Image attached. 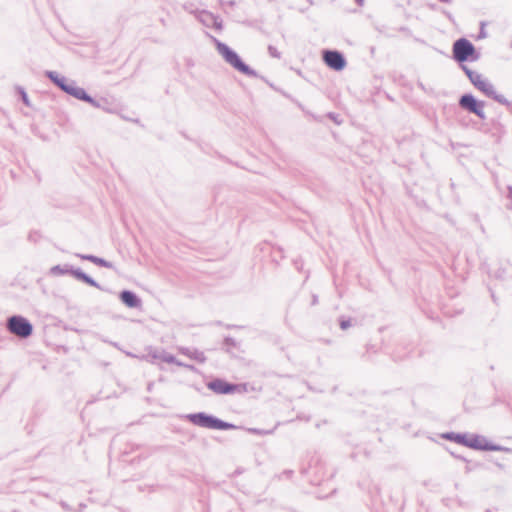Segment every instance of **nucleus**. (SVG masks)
I'll return each mask as SVG.
<instances>
[{
	"instance_id": "41",
	"label": "nucleus",
	"mask_w": 512,
	"mask_h": 512,
	"mask_svg": "<svg viewBox=\"0 0 512 512\" xmlns=\"http://www.w3.org/2000/svg\"><path fill=\"white\" fill-rule=\"evenodd\" d=\"M439 1L442 2V3H449V2H451V0H439Z\"/></svg>"
},
{
	"instance_id": "26",
	"label": "nucleus",
	"mask_w": 512,
	"mask_h": 512,
	"mask_svg": "<svg viewBox=\"0 0 512 512\" xmlns=\"http://www.w3.org/2000/svg\"><path fill=\"white\" fill-rule=\"evenodd\" d=\"M267 49H268V53L271 57L276 58V59L281 58V53L278 51V49L275 46L269 45Z\"/></svg>"
},
{
	"instance_id": "45",
	"label": "nucleus",
	"mask_w": 512,
	"mask_h": 512,
	"mask_svg": "<svg viewBox=\"0 0 512 512\" xmlns=\"http://www.w3.org/2000/svg\"><path fill=\"white\" fill-rule=\"evenodd\" d=\"M508 209H512V204H510V205L508 206Z\"/></svg>"
},
{
	"instance_id": "42",
	"label": "nucleus",
	"mask_w": 512,
	"mask_h": 512,
	"mask_svg": "<svg viewBox=\"0 0 512 512\" xmlns=\"http://www.w3.org/2000/svg\"><path fill=\"white\" fill-rule=\"evenodd\" d=\"M151 389H152V383H150V384L148 385V391H150Z\"/></svg>"
},
{
	"instance_id": "24",
	"label": "nucleus",
	"mask_w": 512,
	"mask_h": 512,
	"mask_svg": "<svg viewBox=\"0 0 512 512\" xmlns=\"http://www.w3.org/2000/svg\"><path fill=\"white\" fill-rule=\"evenodd\" d=\"M339 326L342 330H346L351 326V318H346L344 316L339 318Z\"/></svg>"
},
{
	"instance_id": "6",
	"label": "nucleus",
	"mask_w": 512,
	"mask_h": 512,
	"mask_svg": "<svg viewBox=\"0 0 512 512\" xmlns=\"http://www.w3.org/2000/svg\"><path fill=\"white\" fill-rule=\"evenodd\" d=\"M50 273L54 276H62V275L69 274L80 282H83L91 287H95L97 289L103 290V287L96 280H94L91 276H89L87 273L82 271V269L76 268L69 264L55 265V266L51 267Z\"/></svg>"
},
{
	"instance_id": "22",
	"label": "nucleus",
	"mask_w": 512,
	"mask_h": 512,
	"mask_svg": "<svg viewBox=\"0 0 512 512\" xmlns=\"http://www.w3.org/2000/svg\"><path fill=\"white\" fill-rule=\"evenodd\" d=\"M17 92L19 94V97L21 99V101L27 106V107H30V101H29V97H28V94L27 92L25 91V89L21 86H18L17 87Z\"/></svg>"
},
{
	"instance_id": "27",
	"label": "nucleus",
	"mask_w": 512,
	"mask_h": 512,
	"mask_svg": "<svg viewBox=\"0 0 512 512\" xmlns=\"http://www.w3.org/2000/svg\"><path fill=\"white\" fill-rule=\"evenodd\" d=\"M327 118L335 122L336 124H341L342 120L340 119V115L334 112L327 113Z\"/></svg>"
},
{
	"instance_id": "37",
	"label": "nucleus",
	"mask_w": 512,
	"mask_h": 512,
	"mask_svg": "<svg viewBox=\"0 0 512 512\" xmlns=\"http://www.w3.org/2000/svg\"><path fill=\"white\" fill-rule=\"evenodd\" d=\"M507 190H508L507 197H508L509 199H511V200H512V186H511V185H509V186L507 187Z\"/></svg>"
},
{
	"instance_id": "18",
	"label": "nucleus",
	"mask_w": 512,
	"mask_h": 512,
	"mask_svg": "<svg viewBox=\"0 0 512 512\" xmlns=\"http://www.w3.org/2000/svg\"><path fill=\"white\" fill-rule=\"evenodd\" d=\"M147 350V355L142 356V359H145L151 363H155L157 360H163L164 349L153 348L150 346L147 348Z\"/></svg>"
},
{
	"instance_id": "3",
	"label": "nucleus",
	"mask_w": 512,
	"mask_h": 512,
	"mask_svg": "<svg viewBox=\"0 0 512 512\" xmlns=\"http://www.w3.org/2000/svg\"><path fill=\"white\" fill-rule=\"evenodd\" d=\"M186 419L195 426L212 430H235L239 428L233 423L226 422L206 412L187 414Z\"/></svg>"
},
{
	"instance_id": "16",
	"label": "nucleus",
	"mask_w": 512,
	"mask_h": 512,
	"mask_svg": "<svg viewBox=\"0 0 512 512\" xmlns=\"http://www.w3.org/2000/svg\"><path fill=\"white\" fill-rule=\"evenodd\" d=\"M180 353L189 357L190 359H193L197 361L198 363H205L207 358L205 354L202 351H199L198 349H191L188 347H181L179 349Z\"/></svg>"
},
{
	"instance_id": "40",
	"label": "nucleus",
	"mask_w": 512,
	"mask_h": 512,
	"mask_svg": "<svg viewBox=\"0 0 512 512\" xmlns=\"http://www.w3.org/2000/svg\"><path fill=\"white\" fill-rule=\"evenodd\" d=\"M109 343H110L112 346H114V347H116V348H118V349H119V346H118V343H117V342H113V341H111V342H109Z\"/></svg>"
},
{
	"instance_id": "29",
	"label": "nucleus",
	"mask_w": 512,
	"mask_h": 512,
	"mask_svg": "<svg viewBox=\"0 0 512 512\" xmlns=\"http://www.w3.org/2000/svg\"><path fill=\"white\" fill-rule=\"evenodd\" d=\"M499 104L501 105H504L507 107V109L509 110V112L512 114V102L509 101L507 98L504 97V101L503 102H498Z\"/></svg>"
},
{
	"instance_id": "17",
	"label": "nucleus",
	"mask_w": 512,
	"mask_h": 512,
	"mask_svg": "<svg viewBox=\"0 0 512 512\" xmlns=\"http://www.w3.org/2000/svg\"><path fill=\"white\" fill-rule=\"evenodd\" d=\"M467 433H460V432H445L440 435L442 439L455 442L460 445H464V442L466 441Z\"/></svg>"
},
{
	"instance_id": "15",
	"label": "nucleus",
	"mask_w": 512,
	"mask_h": 512,
	"mask_svg": "<svg viewBox=\"0 0 512 512\" xmlns=\"http://www.w3.org/2000/svg\"><path fill=\"white\" fill-rule=\"evenodd\" d=\"M80 101L89 103L93 107L101 109L107 113L112 112V110L109 106V102L106 98L101 97V98L96 99V98H93L90 94H88V97L80 98Z\"/></svg>"
},
{
	"instance_id": "38",
	"label": "nucleus",
	"mask_w": 512,
	"mask_h": 512,
	"mask_svg": "<svg viewBox=\"0 0 512 512\" xmlns=\"http://www.w3.org/2000/svg\"><path fill=\"white\" fill-rule=\"evenodd\" d=\"M183 8H184L186 11H189V12H191V13H194V14H195V12H194V11L190 10V6H189L188 4H184V5H183Z\"/></svg>"
},
{
	"instance_id": "32",
	"label": "nucleus",
	"mask_w": 512,
	"mask_h": 512,
	"mask_svg": "<svg viewBox=\"0 0 512 512\" xmlns=\"http://www.w3.org/2000/svg\"><path fill=\"white\" fill-rule=\"evenodd\" d=\"M60 505L61 507L65 510V511H71V507L69 506L68 503H66L65 501H61L60 502Z\"/></svg>"
},
{
	"instance_id": "35",
	"label": "nucleus",
	"mask_w": 512,
	"mask_h": 512,
	"mask_svg": "<svg viewBox=\"0 0 512 512\" xmlns=\"http://www.w3.org/2000/svg\"><path fill=\"white\" fill-rule=\"evenodd\" d=\"M450 453H451V455H452L454 458H457V459H460V460H462V461L467 462V459H466L465 457H463V456H461V455H458V454H456V453H454V452H450Z\"/></svg>"
},
{
	"instance_id": "21",
	"label": "nucleus",
	"mask_w": 512,
	"mask_h": 512,
	"mask_svg": "<svg viewBox=\"0 0 512 512\" xmlns=\"http://www.w3.org/2000/svg\"><path fill=\"white\" fill-rule=\"evenodd\" d=\"M506 267L499 266L496 270H494L490 275L496 279L503 280L506 275Z\"/></svg>"
},
{
	"instance_id": "31",
	"label": "nucleus",
	"mask_w": 512,
	"mask_h": 512,
	"mask_svg": "<svg viewBox=\"0 0 512 512\" xmlns=\"http://www.w3.org/2000/svg\"><path fill=\"white\" fill-rule=\"evenodd\" d=\"M315 474L317 475L316 479L311 481L313 484H319L321 481V477H323V474H320V471H315Z\"/></svg>"
},
{
	"instance_id": "4",
	"label": "nucleus",
	"mask_w": 512,
	"mask_h": 512,
	"mask_svg": "<svg viewBox=\"0 0 512 512\" xmlns=\"http://www.w3.org/2000/svg\"><path fill=\"white\" fill-rule=\"evenodd\" d=\"M46 78H48L57 88L67 95L80 100V98L88 97V92L77 86L76 81L68 79L65 76L59 74L56 71L46 70L44 72Z\"/></svg>"
},
{
	"instance_id": "10",
	"label": "nucleus",
	"mask_w": 512,
	"mask_h": 512,
	"mask_svg": "<svg viewBox=\"0 0 512 512\" xmlns=\"http://www.w3.org/2000/svg\"><path fill=\"white\" fill-rule=\"evenodd\" d=\"M458 104L462 109L476 115L480 119L484 120L486 118L484 101L478 100L473 94L465 93L461 95Z\"/></svg>"
},
{
	"instance_id": "44",
	"label": "nucleus",
	"mask_w": 512,
	"mask_h": 512,
	"mask_svg": "<svg viewBox=\"0 0 512 512\" xmlns=\"http://www.w3.org/2000/svg\"><path fill=\"white\" fill-rule=\"evenodd\" d=\"M126 354H127L128 356H133V357H135V356H134L132 353H130V352H127Z\"/></svg>"
},
{
	"instance_id": "25",
	"label": "nucleus",
	"mask_w": 512,
	"mask_h": 512,
	"mask_svg": "<svg viewBox=\"0 0 512 512\" xmlns=\"http://www.w3.org/2000/svg\"><path fill=\"white\" fill-rule=\"evenodd\" d=\"M247 431L254 435H267L273 432L272 430H263L259 428H247Z\"/></svg>"
},
{
	"instance_id": "20",
	"label": "nucleus",
	"mask_w": 512,
	"mask_h": 512,
	"mask_svg": "<svg viewBox=\"0 0 512 512\" xmlns=\"http://www.w3.org/2000/svg\"><path fill=\"white\" fill-rule=\"evenodd\" d=\"M162 362H165V363H168V364H175L177 366L184 365V363L181 362L180 360H178L173 354L168 353L165 350H164Z\"/></svg>"
},
{
	"instance_id": "28",
	"label": "nucleus",
	"mask_w": 512,
	"mask_h": 512,
	"mask_svg": "<svg viewBox=\"0 0 512 512\" xmlns=\"http://www.w3.org/2000/svg\"><path fill=\"white\" fill-rule=\"evenodd\" d=\"M484 27H485V23L481 22V28H480V31H479L477 39H483V38L487 37V33H486Z\"/></svg>"
},
{
	"instance_id": "33",
	"label": "nucleus",
	"mask_w": 512,
	"mask_h": 512,
	"mask_svg": "<svg viewBox=\"0 0 512 512\" xmlns=\"http://www.w3.org/2000/svg\"><path fill=\"white\" fill-rule=\"evenodd\" d=\"M181 367H185V368H187V369H189L191 371H197V368L194 365H192V364H185L184 363V365H182Z\"/></svg>"
},
{
	"instance_id": "9",
	"label": "nucleus",
	"mask_w": 512,
	"mask_h": 512,
	"mask_svg": "<svg viewBox=\"0 0 512 512\" xmlns=\"http://www.w3.org/2000/svg\"><path fill=\"white\" fill-rule=\"evenodd\" d=\"M463 446L479 451H501L512 453L511 448L494 444L488 441L484 436L478 434H471L470 437L467 435Z\"/></svg>"
},
{
	"instance_id": "7",
	"label": "nucleus",
	"mask_w": 512,
	"mask_h": 512,
	"mask_svg": "<svg viewBox=\"0 0 512 512\" xmlns=\"http://www.w3.org/2000/svg\"><path fill=\"white\" fill-rule=\"evenodd\" d=\"M7 330L19 338L26 339L33 333L32 323L22 315H12L6 321Z\"/></svg>"
},
{
	"instance_id": "5",
	"label": "nucleus",
	"mask_w": 512,
	"mask_h": 512,
	"mask_svg": "<svg viewBox=\"0 0 512 512\" xmlns=\"http://www.w3.org/2000/svg\"><path fill=\"white\" fill-rule=\"evenodd\" d=\"M462 71L468 77L473 86L481 91L486 97L496 102H503L504 95L496 92L492 83L483 79L482 75L470 69L467 65H462Z\"/></svg>"
},
{
	"instance_id": "1",
	"label": "nucleus",
	"mask_w": 512,
	"mask_h": 512,
	"mask_svg": "<svg viewBox=\"0 0 512 512\" xmlns=\"http://www.w3.org/2000/svg\"><path fill=\"white\" fill-rule=\"evenodd\" d=\"M213 42L216 46L218 53L222 56V58L227 62L230 66H232L236 71L249 76V77H259L263 81H265L271 88L277 90L275 86L270 83L264 76H259L258 72L251 68L248 64H246L239 54L233 50L226 43L221 42L215 37H212Z\"/></svg>"
},
{
	"instance_id": "13",
	"label": "nucleus",
	"mask_w": 512,
	"mask_h": 512,
	"mask_svg": "<svg viewBox=\"0 0 512 512\" xmlns=\"http://www.w3.org/2000/svg\"><path fill=\"white\" fill-rule=\"evenodd\" d=\"M119 299L128 308H139L142 305L141 298L132 290H122Z\"/></svg>"
},
{
	"instance_id": "46",
	"label": "nucleus",
	"mask_w": 512,
	"mask_h": 512,
	"mask_svg": "<svg viewBox=\"0 0 512 512\" xmlns=\"http://www.w3.org/2000/svg\"><path fill=\"white\" fill-rule=\"evenodd\" d=\"M486 512H493V511H492V510H490V509H487V510H486Z\"/></svg>"
},
{
	"instance_id": "39",
	"label": "nucleus",
	"mask_w": 512,
	"mask_h": 512,
	"mask_svg": "<svg viewBox=\"0 0 512 512\" xmlns=\"http://www.w3.org/2000/svg\"><path fill=\"white\" fill-rule=\"evenodd\" d=\"M355 2L359 5V6H362L364 4V0H355Z\"/></svg>"
},
{
	"instance_id": "14",
	"label": "nucleus",
	"mask_w": 512,
	"mask_h": 512,
	"mask_svg": "<svg viewBox=\"0 0 512 512\" xmlns=\"http://www.w3.org/2000/svg\"><path fill=\"white\" fill-rule=\"evenodd\" d=\"M75 256L80 258L81 260L92 262L93 264H95L97 266H100V267H105V268H108V269L114 268V265H113L112 262L107 261L106 259H104L102 257H98V256L93 255V254L76 253Z\"/></svg>"
},
{
	"instance_id": "36",
	"label": "nucleus",
	"mask_w": 512,
	"mask_h": 512,
	"mask_svg": "<svg viewBox=\"0 0 512 512\" xmlns=\"http://www.w3.org/2000/svg\"><path fill=\"white\" fill-rule=\"evenodd\" d=\"M293 474H294L293 470H284L283 471V475L286 476L287 478L292 477Z\"/></svg>"
},
{
	"instance_id": "12",
	"label": "nucleus",
	"mask_w": 512,
	"mask_h": 512,
	"mask_svg": "<svg viewBox=\"0 0 512 512\" xmlns=\"http://www.w3.org/2000/svg\"><path fill=\"white\" fill-rule=\"evenodd\" d=\"M196 19L206 27H212L217 31H222L223 21L219 15H215L207 10L195 11Z\"/></svg>"
},
{
	"instance_id": "19",
	"label": "nucleus",
	"mask_w": 512,
	"mask_h": 512,
	"mask_svg": "<svg viewBox=\"0 0 512 512\" xmlns=\"http://www.w3.org/2000/svg\"><path fill=\"white\" fill-rule=\"evenodd\" d=\"M223 347L227 353L232 354V349L238 348V343L234 338L226 336L223 340Z\"/></svg>"
},
{
	"instance_id": "2",
	"label": "nucleus",
	"mask_w": 512,
	"mask_h": 512,
	"mask_svg": "<svg viewBox=\"0 0 512 512\" xmlns=\"http://www.w3.org/2000/svg\"><path fill=\"white\" fill-rule=\"evenodd\" d=\"M480 57L481 53L467 38L461 37L454 41L452 45V58L459 64L461 69L462 65H466V62H476Z\"/></svg>"
},
{
	"instance_id": "30",
	"label": "nucleus",
	"mask_w": 512,
	"mask_h": 512,
	"mask_svg": "<svg viewBox=\"0 0 512 512\" xmlns=\"http://www.w3.org/2000/svg\"><path fill=\"white\" fill-rule=\"evenodd\" d=\"M39 238V234L37 232H31L29 235H28V239L32 242H36Z\"/></svg>"
},
{
	"instance_id": "23",
	"label": "nucleus",
	"mask_w": 512,
	"mask_h": 512,
	"mask_svg": "<svg viewBox=\"0 0 512 512\" xmlns=\"http://www.w3.org/2000/svg\"><path fill=\"white\" fill-rule=\"evenodd\" d=\"M318 466L320 467V469L322 468V462L320 459H312L311 460V463L309 464V467H308V470L307 472L308 473H311V472H315L317 471L318 469Z\"/></svg>"
},
{
	"instance_id": "34",
	"label": "nucleus",
	"mask_w": 512,
	"mask_h": 512,
	"mask_svg": "<svg viewBox=\"0 0 512 512\" xmlns=\"http://www.w3.org/2000/svg\"><path fill=\"white\" fill-rule=\"evenodd\" d=\"M318 304V296L316 294L312 295L311 305L315 306Z\"/></svg>"
},
{
	"instance_id": "11",
	"label": "nucleus",
	"mask_w": 512,
	"mask_h": 512,
	"mask_svg": "<svg viewBox=\"0 0 512 512\" xmlns=\"http://www.w3.org/2000/svg\"><path fill=\"white\" fill-rule=\"evenodd\" d=\"M322 59L327 67L337 72L342 71L347 65L344 54L338 50H323Z\"/></svg>"
},
{
	"instance_id": "8",
	"label": "nucleus",
	"mask_w": 512,
	"mask_h": 512,
	"mask_svg": "<svg viewBox=\"0 0 512 512\" xmlns=\"http://www.w3.org/2000/svg\"><path fill=\"white\" fill-rule=\"evenodd\" d=\"M208 389L219 395H230L235 393H246V383H231L222 378H215L207 383Z\"/></svg>"
},
{
	"instance_id": "43",
	"label": "nucleus",
	"mask_w": 512,
	"mask_h": 512,
	"mask_svg": "<svg viewBox=\"0 0 512 512\" xmlns=\"http://www.w3.org/2000/svg\"><path fill=\"white\" fill-rule=\"evenodd\" d=\"M419 87H420L421 89H424V86H423V84H422V83H419Z\"/></svg>"
}]
</instances>
